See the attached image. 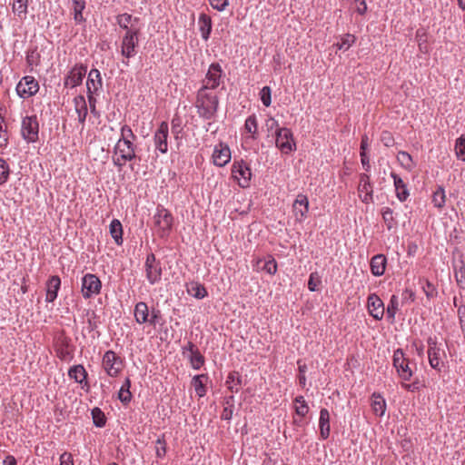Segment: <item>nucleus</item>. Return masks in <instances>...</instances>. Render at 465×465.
Returning <instances> with one entry per match:
<instances>
[{
  "label": "nucleus",
  "mask_w": 465,
  "mask_h": 465,
  "mask_svg": "<svg viewBox=\"0 0 465 465\" xmlns=\"http://www.w3.org/2000/svg\"><path fill=\"white\" fill-rule=\"evenodd\" d=\"M116 25L123 32L119 49L124 57L123 63L129 65V60L138 54L143 25L141 18L129 13H121L115 16Z\"/></svg>",
  "instance_id": "1"
},
{
  "label": "nucleus",
  "mask_w": 465,
  "mask_h": 465,
  "mask_svg": "<svg viewBox=\"0 0 465 465\" xmlns=\"http://www.w3.org/2000/svg\"><path fill=\"white\" fill-rule=\"evenodd\" d=\"M136 135L132 128L124 124L120 128V137L117 140L114 149L112 161L114 165L121 171L127 163L136 159V145L134 141Z\"/></svg>",
  "instance_id": "2"
},
{
  "label": "nucleus",
  "mask_w": 465,
  "mask_h": 465,
  "mask_svg": "<svg viewBox=\"0 0 465 465\" xmlns=\"http://www.w3.org/2000/svg\"><path fill=\"white\" fill-rule=\"evenodd\" d=\"M219 91L199 88L196 92L194 106L198 116L203 120H214L219 110Z\"/></svg>",
  "instance_id": "3"
},
{
  "label": "nucleus",
  "mask_w": 465,
  "mask_h": 465,
  "mask_svg": "<svg viewBox=\"0 0 465 465\" xmlns=\"http://www.w3.org/2000/svg\"><path fill=\"white\" fill-rule=\"evenodd\" d=\"M266 125L269 129L275 128V146L282 154H290L296 151V142L292 131L288 127H279L278 121L271 117Z\"/></svg>",
  "instance_id": "4"
},
{
  "label": "nucleus",
  "mask_w": 465,
  "mask_h": 465,
  "mask_svg": "<svg viewBox=\"0 0 465 465\" xmlns=\"http://www.w3.org/2000/svg\"><path fill=\"white\" fill-rule=\"evenodd\" d=\"M134 317L138 324H149L155 327L162 319L160 310L152 308L149 309L148 304L144 302H138L134 308Z\"/></svg>",
  "instance_id": "5"
},
{
  "label": "nucleus",
  "mask_w": 465,
  "mask_h": 465,
  "mask_svg": "<svg viewBox=\"0 0 465 465\" xmlns=\"http://www.w3.org/2000/svg\"><path fill=\"white\" fill-rule=\"evenodd\" d=\"M224 77L225 74L221 64L218 62H213L209 65L200 88L208 91H218L219 86L224 83Z\"/></svg>",
  "instance_id": "6"
},
{
  "label": "nucleus",
  "mask_w": 465,
  "mask_h": 465,
  "mask_svg": "<svg viewBox=\"0 0 465 465\" xmlns=\"http://www.w3.org/2000/svg\"><path fill=\"white\" fill-rule=\"evenodd\" d=\"M392 365L396 370L397 375L401 381H410L414 374L415 368L411 367V361L405 356L401 349H397L393 352Z\"/></svg>",
  "instance_id": "7"
},
{
  "label": "nucleus",
  "mask_w": 465,
  "mask_h": 465,
  "mask_svg": "<svg viewBox=\"0 0 465 465\" xmlns=\"http://www.w3.org/2000/svg\"><path fill=\"white\" fill-rule=\"evenodd\" d=\"M124 367V359L115 351L109 350L104 352L102 358V368L104 372L112 378L118 377Z\"/></svg>",
  "instance_id": "8"
},
{
  "label": "nucleus",
  "mask_w": 465,
  "mask_h": 465,
  "mask_svg": "<svg viewBox=\"0 0 465 465\" xmlns=\"http://www.w3.org/2000/svg\"><path fill=\"white\" fill-rule=\"evenodd\" d=\"M232 177L241 188H248L251 185L252 170L250 164L242 159L234 160L232 168Z\"/></svg>",
  "instance_id": "9"
},
{
  "label": "nucleus",
  "mask_w": 465,
  "mask_h": 465,
  "mask_svg": "<svg viewBox=\"0 0 465 465\" xmlns=\"http://www.w3.org/2000/svg\"><path fill=\"white\" fill-rule=\"evenodd\" d=\"M173 218L172 213L163 206L158 205L156 213L153 215V222L157 234L160 237H167L170 234L173 227Z\"/></svg>",
  "instance_id": "10"
},
{
  "label": "nucleus",
  "mask_w": 465,
  "mask_h": 465,
  "mask_svg": "<svg viewBox=\"0 0 465 465\" xmlns=\"http://www.w3.org/2000/svg\"><path fill=\"white\" fill-rule=\"evenodd\" d=\"M428 343V359L430 366L440 372L444 368V362L442 361L445 356L444 350L440 347V344L438 343L436 337H429L427 340Z\"/></svg>",
  "instance_id": "11"
},
{
  "label": "nucleus",
  "mask_w": 465,
  "mask_h": 465,
  "mask_svg": "<svg viewBox=\"0 0 465 465\" xmlns=\"http://www.w3.org/2000/svg\"><path fill=\"white\" fill-rule=\"evenodd\" d=\"M102 282L96 274L85 273L81 279V293L84 299L90 300L101 293Z\"/></svg>",
  "instance_id": "12"
},
{
  "label": "nucleus",
  "mask_w": 465,
  "mask_h": 465,
  "mask_svg": "<svg viewBox=\"0 0 465 465\" xmlns=\"http://www.w3.org/2000/svg\"><path fill=\"white\" fill-rule=\"evenodd\" d=\"M21 134L22 137L29 143H35L38 140L39 123L35 114L23 117Z\"/></svg>",
  "instance_id": "13"
},
{
  "label": "nucleus",
  "mask_w": 465,
  "mask_h": 465,
  "mask_svg": "<svg viewBox=\"0 0 465 465\" xmlns=\"http://www.w3.org/2000/svg\"><path fill=\"white\" fill-rule=\"evenodd\" d=\"M54 348L56 356L61 361H69L73 358V346L71 339L64 332H60L54 338Z\"/></svg>",
  "instance_id": "14"
},
{
  "label": "nucleus",
  "mask_w": 465,
  "mask_h": 465,
  "mask_svg": "<svg viewBox=\"0 0 465 465\" xmlns=\"http://www.w3.org/2000/svg\"><path fill=\"white\" fill-rule=\"evenodd\" d=\"M40 89L38 81L32 75L23 76L15 86L17 95L23 99L35 95Z\"/></svg>",
  "instance_id": "15"
},
{
  "label": "nucleus",
  "mask_w": 465,
  "mask_h": 465,
  "mask_svg": "<svg viewBox=\"0 0 465 465\" xmlns=\"http://www.w3.org/2000/svg\"><path fill=\"white\" fill-rule=\"evenodd\" d=\"M144 272L147 281L152 285L159 282L162 279L163 269L161 262L156 260V257L153 252L146 256Z\"/></svg>",
  "instance_id": "16"
},
{
  "label": "nucleus",
  "mask_w": 465,
  "mask_h": 465,
  "mask_svg": "<svg viewBox=\"0 0 465 465\" xmlns=\"http://www.w3.org/2000/svg\"><path fill=\"white\" fill-rule=\"evenodd\" d=\"M87 73V66L83 64H74L64 80V87L74 88L80 85Z\"/></svg>",
  "instance_id": "17"
},
{
  "label": "nucleus",
  "mask_w": 465,
  "mask_h": 465,
  "mask_svg": "<svg viewBox=\"0 0 465 465\" xmlns=\"http://www.w3.org/2000/svg\"><path fill=\"white\" fill-rule=\"evenodd\" d=\"M358 194L362 203L369 204L373 202V185L368 173L359 175Z\"/></svg>",
  "instance_id": "18"
},
{
  "label": "nucleus",
  "mask_w": 465,
  "mask_h": 465,
  "mask_svg": "<svg viewBox=\"0 0 465 465\" xmlns=\"http://www.w3.org/2000/svg\"><path fill=\"white\" fill-rule=\"evenodd\" d=\"M168 137H169V125L167 122L163 121L153 134V143L155 150L161 153L168 152Z\"/></svg>",
  "instance_id": "19"
},
{
  "label": "nucleus",
  "mask_w": 465,
  "mask_h": 465,
  "mask_svg": "<svg viewBox=\"0 0 465 465\" xmlns=\"http://www.w3.org/2000/svg\"><path fill=\"white\" fill-rule=\"evenodd\" d=\"M309 213V200L303 193H299L292 203V213L296 223H302Z\"/></svg>",
  "instance_id": "20"
},
{
  "label": "nucleus",
  "mask_w": 465,
  "mask_h": 465,
  "mask_svg": "<svg viewBox=\"0 0 465 465\" xmlns=\"http://www.w3.org/2000/svg\"><path fill=\"white\" fill-rule=\"evenodd\" d=\"M367 311L376 321H381L385 314V307L382 300L376 293L369 294L367 298Z\"/></svg>",
  "instance_id": "21"
},
{
  "label": "nucleus",
  "mask_w": 465,
  "mask_h": 465,
  "mask_svg": "<svg viewBox=\"0 0 465 465\" xmlns=\"http://www.w3.org/2000/svg\"><path fill=\"white\" fill-rule=\"evenodd\" d=\"M231 158V149L228 144L221 142L214 146L212 155L214 165L223 167L230 162Z\"/></svg>",
  "instance_id": "22"
},
{
  "label": "nucleus",
  "mask_w": 465,
  "mask_h": 465,
  "mask_svg": "<svg viewBox=\"0 0 465 465\" xmlns=\"http://www.w3.org/2000/svg\"><path fill=\"white\" fill-rule=\"evenodd\" d=\"M103 88V79L98 69L90 70L86 80L87 94L98 95Z\"/></svg>",
  "instance_id": "23"
},
{
  "label": "nucleus",
  "mask_w": 465,
  "mask_h": 465,
  "mask_svg": "<svg viewBox=\"0 0 465 465\" xmlns=\"http://www.w3.org/2000/svg\"><path fill=\"white\" fill-rule=\"evenodd\" d=\"M242 136L244 142L257 140L259 136L257 116L252 114L249 115L242 130Z\"/></svg>",
  "instance_id": "24"
},
{
  "label": "nucleus",
  "mask_w": 465,
  "mask_h": 465,
  "mask_svg": "<svg viewBox=\"0 0 465 465\" xmlns=\"http://www.w3.org/2000/svg\"><path fill=\"white\" fill-rule=\"evenodd\" d=\"M293 409L299 419H293V423L298 426L303 425V419L309 413L310 408L303 396H296L293 400Z\"/></svg>",
  "instance_id": "25"
},
{
  "label": "nucleus",
  "mask_w": 465,
  "mask_h": 465,
  "mask_svg": "<svg viewBox=\"0 0 465 465\" xmlns=\"http://www.w3.org/2000/svg\"><path fill=\"white\" fill-rule=\"evenodd\" d=\"M391 177L393 179V185L397 199L401 203L405 202L410 196L407 183L395 172L391 173Z\"/></svg>",
  "instance_id": "26"
},
{
  "label": "nucleus",
  "mask_w": 465,
  "mask_h": 465,
  "mask_svg": "<svg viewBox=\"0 0 465 465\" xmlns=\"http://www.w3.org/2000/svg\"><path fill=\"white\" fill-rule=\"evenodd\" d=\"M46 294L45 301L47 302H54L58 296V292L61 288V279L58 275L50 276L46 282Z\"/></svg>",
  "instance_id": "27"
},
{
  "label": "nucleus",
  "mask_w": 465,
  "mask_h": 465,
  "mask_svg": "<svg viewBox=\"0 0 465 465\" xmlns=\"http://www.w3.org/2000/svg\"><path fill=\"white\" fill-rule=\"evenodd\" d=\"M68 376L70 379L74 380L75 382L82 385L84 389L85 387L89 388V383L87 381V371L82 364L74 365L68 370Z\"/></svg>",
  "instance_id": "28"
},
{
  "label": "nucleus",
  "mask_w": 465,
  "mask_h": 465,
  "mask_svg": "<svg viewBox=\"0 0 465 465\" xmlns=\"http://www.w3.org/2000/svg\"><path fill=\"white\" fill-rule=\"evenodd\" d=\"M73 102L75 113L77 114L78 121L82 124V128H84L88 114L86 100L84 95L80 94L75 96Z\"/></svg>",
  "instance_id": "29"
},
{
  "label": "nucleus",
  "mask_w": 465,
  "mask_h": 465,
  "mask_svg": "<svg viewBox=\"0 0 465 465\" xmlns=\"http://www.w3.org/2000/svg\"><path fill=\"white\" fill-rule=\"evenodd\" d=\"M371 407L374 415L382 417L387 409L384 397L379 392H373L371 396Z\"/></svg>",
  "instance_id": "30"
},
{
  "label": "nucleus",
  "mask_w": 465,
  "mask_h": 465,
  "mask_svg": "<svg viewBox=\"0 0 465 465\" xmlns=\"http://www.w3.org/2000/svg\"><path fill=\"white\" fill-rule=\"evenodd\" d=\"M319 430H320V439L327 440L330 436L331 426H330V412L325 408H322L320 411Z\"/></svg>",
  "instance_id": "31"
},
{
  "label": "nucleus",
  "mask_w": 465,
  "mask_h": 465,
  "mask_svg": "<svg viewBox=\"0 0 465 465\" xmlns=\"http://www.w3.org/2000/svg\"><path fill=\"white\" fill-rule=\"evenodd\" d=\"M387 265V258L384 254L374 255L370 262L371 272L374 276H381L384 274Z\"/></svg>",
  "instance_id": "32"
},
{
  "label": "nucleus",
  "mask_w": 465,
  "mask_h": 465,
  "mask_svg": "<svg viewBox=\"0 0 465 465\" xmlns=\"http://www.w3.org/2000/svg\"><path fill=\"white\" fill-rule=\"evenodd\" d=\"M198 26L202 38L207 42L210 38L213 28L211 16L204 13L200 14L198 18Z\"/></svg>",
  "instance_id": "33"
},
{
  "label": "nucleus",
  "mask_w": 465,
  "mask_h": 465,
  "mask_svg": "<svg viewBox=\"0 0 465 465\" xmlns=\"http://www.w3.org/2000/svg\"><path fill=\"white\" fill-rule=\"evenodd\" d=\"M242 375L237 371H230L227 375L225 385L232 393H237L242 387Z\"/></svg>",
  "instance_id": "34"
},
{
  "label": "nucleus",
  "mask_w": 465,
  "mask_h": 465,
  "mask_svg": "<svg viewBox=\"0 0 465 465\" xmlns=\"http://www.w3.org/2000/svg\"><path fill=\"white\" fill-rule=\"evenodd\" d=\"M209 377L207 374L195 375L192 379V386L193 387L199 398L204 397L207 392L206 382Z\"/></svg>",
  "instance_id": "35"
},
{
  "label": "nucleus",
  "mask_w": 465,
  "mask_h": 465,
  "mask_svg": "<svg viewBox=\"0 0 465 465\" xmlns=\"http://www.w3.org/2000/svg\"><path fill=\"white\" fill-rule=\"evenodd\" d=\"M186 291L189 295L202 300L208 295V292L203 284L199 282L193 281L186 284Z\"/></svg>",
  "instance_id": "36"
},
{
  "label": "nucleus",
  "mask_w": 465,
  "mask_h": 465,
  "mask_svg": "<svg viewBox=\"0 0 465 465\" xmlns=\"http://www.w3.org/2000/svg\"><path fill=\"white\" fill-rule=\"evenodd\" d=\"M396 158L399 164L408 172H411L416 166L412 156L405 151H399Z\"/></svg>",
  "instance_id": "37"
},
{
  "label": "nucleus",
  "mask_w": 465,
  "mask_h": 465,
  "mask_svg": "<svg viewBox=\"0 0 465 465\" xmlns=\"http://www.w3.org/2000/svg\"><path fill=\"white\" fill-rule=\"evenodd\" d=\"M110 234L117 245L123 244V226L119 220L114 219L110 223Z\"/></svg>",
  "instance_id": "38"
},
{
  "label": "nucleus",
  "mask_w": 465,
  "mask_h": 465,
  "mask_svg": "<svg viewBox=\"0 0 465 465\" xmlns=\"http://www.w3.org/2000/svg\"><path fill=\"white\" fill-rule=\"evenodd\" d=\"M431 202L433 206L439 211H441L444 208L446 204V193L442 186H438L437 189L433 192Z\"/></svg>",
  "instance_id": "39"
},
{
  "label": "nucleus",
  "mask_w": 465,
  "mask_h": 465,
  "mask_svg": "<svg viewBox=\"0 0 465 465\" xmlns=\"http://www.w3.org/2000/svg\"><path fill=\"white\" fill-rule=\"evenodd\" d=\"M400 301L399 297L395 294L391 296L386 309V316L390 322H394L396 313L399 311Z\"/></svg>",
  "instance_id": "40"
},
{
  "label": "nucleus",
  "mask_w": 465,
  "mask_h": 465,
  "mask_svg": "<svg viewBox=\"0 0 465 465\" xmlns=\"http://www.w3.org/2000/svg\"><path fill=\"white\" fill-rule=\"evenodd\" d=\"M85 8V0H73L74 19L77 24L84 22L83 11Z\"/></svg>",
  "instance_id": "41"
},
{
  "label": "nucleus",
  "mask_w": 465,
  "mask_h": 465,
  "mask_svg": "<svg viewBox=\"0 0 465 465\" xmlns=\"http://www.w3.org/2000/svg\"><path fill=\"white\" fill-rule=\"evenodd\" d=\"M92 418L94 424L98 428H103L106 424V417L104 413V411L98 408L95 407L92 410Z\"/></svg>",
  "instance_id": "42"
},
{
  "label": "nucleus",
  "mask_w": 465,
  "mask_h": 465,
  "mask_svg": "<svg viewBox=\"0 0 465 465\" xmlns=\"http://www.w3.org/2000/svg\"><path fill=\"white\" fill-rule=\"evenodd\" d=\"M167 452V442L164 435H161L155 440V455L158 459H163Z\"/></svg>",
  "instance_id": "43"
},
{
  "label": "nucleus",
  "mask_w": 465,
  "mask_h": 465,
  "mask_svg": "<svg viewBox=\"0 0 465 465\" xmlns=\"http://www.w3.org/2000/svg\"><path fill=\"white\" fill-rule=\"evenodd\" d=\"M188 357L190 364L192 368L194 370L201 369L205 362L204 356L200 352V351L189 355Z\"/></svg>",
  "instance_id": "44"
},
{
  "label": "nucleus",
  "mask_w": 465,
  "mask_h": 465,
  "mask_svg": "<svg viewBox=\"0 0 465 465\" xmlns=\"http://www.w3.org/2000/svg\"><path fill=\"white\" fill-rule=\"evenodd\" d=\"M356 41V37L353 35L346 34L341 37V41L336 44L339 50H348Z\"/></svg>",
  "instance_id": "45"
},
{
  "label": "nucleus",
  "mask_w": 465,
  "mask_h": 465,
  "mask_svg": "<svg viewBox=\"0 0 465 465\" xmlns=\"http://www.w3.org/2000/svg\"><path fill=\"white\" fill-rule=\"evenodd\" d=\"M381 215H382V219L389 230L391 229L396 224V222H395V219L393 216V211L390 207L382 208Z\"/></svg>",
  "instance_id": "46"
},
{
  "label": "nucleus",
  "mask_w": 465,
  "mask_h": 465,
  "mask_svg": "<svg viewBox=\"0 0 465 465\" xmlns=\"http://www.w3.org/2000/svg\"><path fill=\"white\" fill-rule=\"evenodd\" d=\"M455 153L459 160L465 162V137L460 136L455 143Z\"/></svg>",
  "instance_id": "47"
},
{
  "label": "nucleus",
  "mask_w": 465,
  "mask_h": 465,
  "mask_svg": "<svg viewBox=\"0 0 465 465\" xmlns=\"http://www.w3.org/2000/svg\"><path fill=\"white\" fill-rule=\"evenodd\" d=\"M26 63L29 66H36L40 63V54L36 48L28 49L26 51Z\"/></svg>",
  "instance_id": "48"
},
{
  "label": "nucleus",
  "mask_w": 465,
  "mask_h": 465,
  "mask_svg": "<svg viewBox=\"0 0 465 465\" xmlns=\"http://www.w3.org/2000/svg\"><path fill=\"white\" fill-rule=\"evenodd\" d=\"M10 175V168L5 160L0 158V185L5 184Z\"/></svg>",
  "instance_id": "49"
},
{
  "label": "nucleus",
  "mask_w": 465,
  "mask_h": 465,
  "mask_svg": "<svg viewBox=\"0 0 465 465\" xmlns=\"http://www.w3.org/2000/svg\"><path fill=\"white\" fill-rule=\"evenodd\" d=\"M277 262L272 256H269L267 260L263 262V266L262 270L266 272L267 273L273 275L277 272Z\"/></svg>",
  "instance_id": "50"
},
{
  "label": "nucleus",
  "mask_w": 465,
  "mask_h": 465,
  "mask_svg": "<svg viewBox=\"0 0 465 465\" xmlns=\"http://www.w3.org/2000/svg\"><path fill=\"white\" fill-rule=\"evenodd\" d=\"M401 386L404 390L410 392L419 391L421 388L425 387L424 383H422L418 379L412 381L411 383H408V381H401Z\"/></svg>",
  "instance_id": "51"
},
{
  "label": "nucleus",
  "mask_w": 465,
  "mask_h": 465,
  "mask_svg": "<svg viewBox=\"0 0 465 465\" xmlns=\"http://www.w3.org/2000/svg\"><path fill=\"white\" fill-rule=\"evenodd\" d=\"M321 284L322 279L320 275L317 272H312L308 280V289L311 292L318 291Z\"/></svg>",
  "instance_id": "52"
},
{
  "label": "nucleus",
  "mask_w": 465,
  "mask_h": 465,
  "mask_svg": "<svg viewBox=\"0 0 465 465\" xmlns=\"http://www.w3.org/2000/svg\"><path fill=\"white\" fill-rule=\"evenodd\" d=\"M297 364H298V371H299L298 382H299V385L303 388L306 385L305 372L307 371V365L304 362H302L301 360L297 361Z\"/></svg>",
  "instance_id": "53"
},
{
  "label": "nucleus",
  "mask_w": 465,
  "mask_h": 465,
  "mask_svg": "<svg viewBox=\"0 0 465 465\" xmlns=\"http://www.w3.org/2000/svg\"><path fill=\"white\" fill-rule=\"evenodd\" d=\"M422 290L428 299H432L437 296V289L429 280H424Z\"/></svg>",
  "instance_id": "54"
},
{
  "label": "nucleus",
  "mask_w": 465,
  "mask_h": 465,
  "mask_svg": "<svg viewBox=\"0 0 465 465\" xmlns=\"http://www.w3.org/2000/svg\"><path fill=\"white\" fill-rule=\"evenodd\" d=\"M260 98L262 104L266 107L272 104V90L269 86H264L260 92Z\"/></svg>",
  "instance_id": "55"
},
{
  "label": "nucleus",
  "mask_w": 465,
  "mask_h": 465,
  "mask_svg": "<svg viewBox=\"0 0 465 465\" xmlns=\"http://www.w3.org/2000/svg\"><path fill=\"white\" fill-rule=\"evenodd\" d=\"M172 133L173 134V136L175 139L179 138L180 134L183 131V127L181 124V119L179 117H174L172 120Z\"/></svg>",
  "instance_id": "56"
},
{
  "label": "nucleus",
  "mask_w": 465,
  "mask_h": 465,
  "mask_svg": "<svg viewBox=\"0 0 465 465\" xmlns=\"http://www.w3.org/2000/svg\"><path fill=\"white\" fill-rule=\"evenodd\" d=\"M133 395L130 391L120 389L118 392V399L120 401L127 406L132 401Z\"/></svg>",
  "instance_id": "57"
},
{
  "label": "nucleus",
  "mask_w": 465,
  "mask_h": 465,
  "mask_svg": "<svg viewBox=\"0 0 465 465\" xmlns=\"http://www.w3.org/2000/svg\"><path fill=\"white\" fill-rule=\"evenodd\" d=\"M211 6L217 11H223L229 5L228 0H209Z\"/></svg>",
  "instance_id": "58"
},
{
  "label": "nucleus",
  "mask_w": 465,
  "mask_h": 465,
  "mask_svg": "<svg viewBox=\"0 0 465 465\" xmlns=\"http://www.w3.org/2000/svg\"><path fill=\"white\" fill-rule=\"evenodd\" d=\"M59 465H74L72 453L64 451L60 455Z\"/></svg>",
  "instance_id": "59"
},
{
  "label": "nucleus",
  "mask_w": 465,
  "mask_h": 465,
  "mask_svg": "<svg viewBox=\"0 0 465 465\" xmlns=\"http://www.w3.org/2000/svg\"><path fill=\"white\" fill-rule=\"evenodd\" d=\"M95 96L96 95L87 94V99H88V104H89V106H90L91 114H94L96 117H99L100 114H99V112L96 109V102L97 101H96V97Z\"/></svg>",
  "instance_id": "60"
},
{
  "label": "nucleus",
  "mask_w": 465,
  "mask_h": 465,
  "mask_svg": "<svg viewBox=\"0 0 465 465\" xmlns=\"http://www.w3.org/2000/svg\"><path fill=\"white\" fill-rule=\"evenodd\" d=\"M457 284L460 288H465V267H460L459 271L455 272Z\"/></svg>",
  "instance_id": "61"
},
{
  "label": "nucleus",
  "mask_w": 465,
  "mask_h": 465,
  "mask_svg": "<svg viewBox=\"0 0 465 465\" xmlns=\"http://www.w3.org/2000/svg\"><path fill=\"white\" fill-rule=\"evenodd\" d=\"M381 140L382 143L387 147L392 146L394 143V138L392 134L388 131L382 132Z\"/></svg>",
  "instance_id": "62"
},
{
  "label": "nucleus",
  "mask_w": 465,
  "mask_h": 465,
  "mask_svg": "<svg viewBox=\"0 0 465 465\" xmlns=\"http://www.w3.org/2000/svg\"><path fill=\"white\" fill-rule=\"evenodd\" d=\"M232 414H233V406L232 405L225 406V407H223V411L221 413V419L224 420H230L232 418Z\"/></svg>",
  "instance_id": "63"
},
{
  "label": "nucleus",
  "mask_w": 465,
  "mask_h": 465,
  "mask_svg": "<svg viewBox=\"0 0 465 465\" xmlns=\"http://www.w3.org/2000/svg\"><path fill=\"white\" fill-rule=\"evenodd\" d=\"M356 12L360 15H364L367 11V5L365 0H354Z\"/></svg>",
  "instance_id": "64"
}]
</instances>
